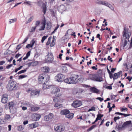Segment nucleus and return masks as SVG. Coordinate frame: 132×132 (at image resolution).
Instances as JSON below:
<instances>
[{"label": "nucleus", "mask_w": 132, "mask_h": 132, "mask_svg": "<svg viewBox=\"0 0 132 132\" xmlns=\"http://www.w3.org/2000/svg\"><path fill=\"white\" fill-rule=\"evenodd\" d=\"M109 4V3H108L104 1V3L103 4V5H105L106 6H107Z\"/></svg>", "instance_id": "nucleus-63"}, {"label": "nucleus", "mask_w": 132, "mask_h": 132, "mask_svg": "<svg viewBox=\"0 0 132 132\" xmlns=\"http://www.w3.org/2000/svg\"><path fill=\"white\" fill-rule=\"evenodd\" d=\"M96 99L99 100L101 102L103 100V99L101 97H98L96 98Z\"/></svg>", "instance_id": "nucleus-59"}, {"label": "nucleus", "mask_w": 132, "mask_h": 132, "mask_svg": "<svg viewBox=\"0 0 132 132\" xmlns=\"http://www.w3.org/2000/svg\"><path fill=\"white\" fill-rule=\"evenodd\" d=\"M10 118V115L7 114L5 116V118L6 119L8 120Z\"/></svg>", "instance_id": "nucleus-42"}, {"label": "nucleus", "mask_w": 132, "mask_h": 132, "mask_svg": "<svg viewBox=\"0 0 132 132\" xmlns=\"http://www.w3.org/2000/svg\"><path fill=\"white\" fill-rule=\"evenodd\" d=\"M13 65L12 64H10L9 65H8V66H7L6 67V69H9L11 67H12L13 66Z\"/></svg>", "instance_id": "nucleus-53"}, {"label": "nucleus", "mask_w": 132, "mask_h": 132, "mask_svg": "<svg viewBox=\"0 0 132 132\" xmlns=\"http://www.w3.org/2000/svg\"><path fill=\"white\" fill-rule=\"evenodd\" d=\"M40 21L39 20H37L36 21L35 25V27H36L38 26L40 24Z\"/></svg>", "instance_id": "nucleus-33"}, {"label": "nucleus", "mask_w": 132, "mask_h": 132, "mask_svg": "<svg viewBox=\"0 0 132 132\" xmlns=\"http://www.w3.org/2000/svg\"><path fill=\"white\" fill-rule=\"evenodd\" d=\"M31 2L30 1H26L25 2H24V4H28L29 5H31Z\"/></svg>", "instance_id": "nucleus-55"}, {"label": "nucleus", "mask_w": 132, "mask_h": 132, "mask_svg": "<svg viewBox=\"0 0 132 132\" xmlns=\"http://www.w3.org/2000/svg\"><path fill=\"white\" fill-rule=\"evenodd\" d=\"M33 119L34 121L38 120L40 118L41 116L40 115L37 114H34L32 115Z\"/></svg>", "instance_id": "nucleus-13"}, {"label": "nucleus", "mask_w": 132, "mask_h": 132, "mask_svg": "<svg viewBox=\"0 0 132 132\" xmlns=\"http://www.w3.org/2000/svg\"><path fill=\"white\" fill-rule=\"evenodd\" d=\"M96 125H93L89 129V130H91L96 127Z\"/></svg>", "instance_id": "nucleus-49"}, {"label": "nucleus", "mask_w": 132, "mask_h": 132, "mask_svg": "<svg viewBox=\"0 0 132 132\" xmlns=\"http://www.w3.org/2000/svg\"><path fill=\"white\" fill-rule=\"evenodd\" d=\"M48 37V36H44L43 37L42 40H41V42L42 43H43L44 40L46 39L47 37Z\"/></svg>", "instance_id": "nucleus-35"}, {"label": "nucleus", "mask_w": 132, "mask_h": 132, "mask_svg": "<svg viewBox=\"0 0 132 132\" xmlns=\"http://www.w3.org/2000/svg\"><path fill=\"white\" fill-rule=\"evenodd\" d=\"M53 117V115L52 113H50L48 115L45 116L44 117V120L46 121H49L52 119Z\"/></svg>", "instance_id": "nucleus-8"}, {"label": "nucleus", "mask_w": 132, "mask_h": 132, "mask_svg": "<svg viewBox=\"0 0 132 132\" xmlns=\"http://www.w3.org/2000/svg\"><path fill=\"white\" fill-rule=\"evenodd\" d=\"M32 46L30 44H28L26 46V48H29L30 47H32Z\"/></svg>", "instance_id": "nucleus-54"}, {"label": "nucleus", "mask_w": 132, "mask_h": 132, "mask_svg": "<svg viewBox=\"0 0 132 132\" xmlns=\"http://www.w3.org/2000/svg\"><path fill=\"white\" fill-rule=\"evenodd\" d=\"M109 4V3H108L104 1V3L103 4V5H105L106 6H107Z\"/></svg>", "instance_id": "nucleus-64"}, {"label": "nucleus", "mask_w": 132, "mask_h": 132, "mask_svg": "<svg viewBox=\"0 0 132 132\" xmlns=\"http://www.w3.org/2000/svg\"><path fill=\"white\" fill-rule=\"evenodd\" d=\"M27 64L28 65L29 67L30 66H34L35 65V62H32L30 63Z\"/></svg>", "instance_id": "nucleus-31"}, {"label": "nucleus", "mask_w": 132, "mask_h": 132, "mask_svg": "<svg viewBox=\"0 0 132 132\" xmlns=\"http://www.w3.org/2000/svg\"><path fill=\"white\" fill-rule=\"evenodd\" d=\"M107 6H108L109 8H110L112 10H114V8L113 7L111 4H109Z\"/></svg>", "instance_id": "nucleus-39"}, {"label": "nucleus", "mask_w": 132, "mask_h": 132, "mask_svg": "<svg viewBox=\"0 0 132 132\" xmlns=\"http://www.w3.org/2000/svg\"><path fill=\"white\" fill-rule=\"evenodd\" d=\"M105 87L106 88L109 89H112V87L111 86L105 85Z\"/></svg>", "instance_id": "nucleus-52"}, {"label": "nucleus", "mask_w": 132, "mask_h": 132, "mask_svg": "<svg viewBox=\"0 0 132 132\" xmlns=\"http://www.w3.org/2000/svg\"><path fill=\"white\" fill-rule=\"evenodd\" d=\"M122 71H120L118 73H115L114 75V77H113V80H114L118 78L119 76L122 74Z\"/></svg>", "instance_id": "nucleus-15"}, {"label": "nucleus", "mask_w": 132, "mask_h": 132, "mask_svg": "<svg viewBox=\"0 0 132 132\" xmlns=\"http://www.w3.org/2000/svg\"><path fill=\"white\" fill-rule=\"evenodd\" d=\"M131 123V121H127L125 122L122 125L121 128L126 127Z\"/></svg>", "instance_id": "nucleus-17"}, {"label": "nucleus", "mask_w": 132, "mask_h": 132, "mask_svg": "<svg viewBox=\"0 0 132 132\" xmlns=\"http://www.w3.org/2000/svg\"><path fill=\"white\" fill-rule=\"evenodd\" d=\"M54 107L57 108V109H59L62 107L63 105L61 104L56 103L55 104Z\"/></svg>", "instance_id": "nucleus-27"}, {"label": "nucleus", "mask_w": 132, "mask_h": 132, "mask_svg": "<svg viewBox=\"0 0 132 132\" xmlns=\"http://www.w3.org/2000/svg\"><path fill=\"white\" fill-rule=\"evenodd\" d=\"M70 77V80L71 84H75L77 81V79L78 78V75H75Z\"/></svg>", "instance_id": "nucleus-12"}, {"label": "nucleus", "mask_w": 132, "mask_h": 132, "mask_svg": "<svg viewBox=\"0 0 132 132\" xmlns=\"http://www.w3.org/2000/svg\"><path fill=\"white\" fill-rule=\"evenodd\" d=\"M8 96L6 94H4L2 96L1 102L3 103H6L8 100Z\"/></svg>", "instance_id": "nucleus-9"}, {"label": "nucleus", "mask_w": 132, "mask_h": 132, "mask_svg": "<svg viewBox=\"0 0 132 132\" xmlns=\"http://www.w3.org/2000/svg\"><path fill=\"white\" fill-rule=\"evenodd\" d=\"M41 24L42 26H41V28L39 29V31H42L44 30L46 24V20L45 19L43 21Z\"/></svg>", "instance_id": "nucleus-14"}, {"label": "nucleus", "mask_w": 132, "mask_h": 132, "mask_svg": "<svg viewBox=\"0 0 132 132\" xmlns=\"http://www.w3.org/2000/svg\"><path fill=\"white\" fill-rule=\"evenodd\" d=\"M24 129L22 126L20 125L18 127L17 129L19 131H21L23 130Z\"/></svg>", "instance_id": "nucleus-30"}, {"label": "nucleus", "mask_w": 132, "mask_h": 132, "mask_svg": "<svg viewBox=\"0 0 132 132\" xmlns=\"http://www.w3.org/2000/svg\"><path fill=\"white\" fill-rule=\"evenodd\" d=\"M64 129V127L61 126H58L54 127V130L57 132H61L63 131Z\"/></svg>", "instance_id": "nucleus-11"}, {"label": "nucleus", "mask_w": 132, "mask_h": 132, "mask_svg": "<svg viewBox=\"0 0 132 132\" xmlns=\"http://www.w3.org/2000/svg\"><path fill=\"white\" fill-rule=\"evenodd\" d=\"M38 82L39 84L47 83L49 80L50 77L46 74H40L38 77Z\"/></svg>", "instance_id": "nucleus-1"}, {"label": "nucleus", "mask_w": 132, "mask_h": 132, "mask_svg": "<svg viewBox=\"0 0 132 132\" xmlns=\"http://www.w3.org/2000/svg\"><path fill=\"white\" fill-rule=\"evenodd\" d=\"M5 63V62L4 61H0V65H2Z\"/></svg>", "instance_id": "nucleus-62"}, {"label": "nucleus", "mask_w": 132, "mask_h": 132, "mask_svg": "<svg viewBox=\"0 0 132 132\" xmlns=\"http://www.w3.org/2000/svg\"><path fill=\"white\" fill-rule=\"evenodd\" d=\"M65 6L63 5H61L59 6L58 7V9L59 11L60 12H61L65 9Z\"/></svg>", "instance_id": "nucleus-19"}, {"label": "nucleus", "mask_w": 132, "mask_h": 132, "mask_svg": "<svg viewBox=\"0 0 132 132\" xmlns=\"http://www.w3.org/2000/svg\"><path fill=\"white\" fill-rule=\"evenodd\" d=\"M49 68L47 67H43L42 68V70L43 72H47L48 71Z\"/></svg>", "instance_id": "nucleus-25"}, {"label": "nucleus", "mask_w": 132, "mask_h": 132, "mask_svg": "<svg viewBox=\"0 0 132 132\" xmlns=\"http://www.w3.org/2000/svg\"><path fill=\"white\" fill-rule=\"evenodd\" d=\"M27 76L21 75L19 76V79H22L24 77H26Z\"/></svg>", "instance_id": "nucleus-41"}, {"label": "nucleus", "mask_w": 132, "mask_h": 132, "mask_svg": "<svg viewBox=\"0 0 132 132\" xmlns=\"http://www.w3.org/2000/svg\"><path fill=\"white\" fill-rule=\"evenodd\" d=\"M14 104L13 102H10L9 104V108L10 109L12 107H13L14 105Z\"/></svg>", "instance_id": "nucleus-36"}, {"label": "nucleus", "mask_w": 132, "mask_h": 132, "mask_svg": "<svg viewBox=\"0 0 132 132\" xmlns=\"http://www.w3.org/2000/svg\"><path fill=\"white\" fill-rule=\"evenodd\" d=\"M82 105V102L78 100L75 101L72 104V106L75 108H77L79 107Z\"/></svg>", "instance_id": "nucleus-7"}, {"label": "nucleus", "mask_w": 132, "mask_h": 132, "mask_svg": "<svg viewBox=\"0 0 132 132\" xmlns=\"http://www.w3.org/2000/svg\"><path fill=\"white\" fill-rule=\"evenodd\" d=\"M50 87L52 90V93L54 94L55 96L59 97L61 95V94L59 93L60 90L59 88L53 85H50Z\"/></svg>", "instance_id": "nucleus-3"}, {"label": "nucleus", "mask_w": 132, "mask_h": 132, "mask_svg": "<svg viewBox=\"0 0 132 132\" xmlns=\"http://www.w3.org/2000/svg\"><path fill=\"white\" fill-rule=\"evenodd\" d=\"M27 106L28 107H30V109L33 106V105L31 103H28L27 104Z\"/></svg>", "instance_id": "nucleus-44"}, {"label": "nucleus", "mask_w": 132, "mask_h": 132, "mask_svg": "<svg viewBox=\"0 0 132 132\" xmlns=\"http://www.w3.org/2000/svg\"><path fill=\"white\" fill-rule=\"evenodd\" d=\"M17 85L16 82L12 80H10L9 81L6 87L9 90H15L18 87Z\"/></svg>", "instance_id": "nucleus-2"}, {"label": "nucleus", "mask_w": 132, "mask_h": 132, "mask_svg": "<svg viewBox=\"0 0 132 132\" xmlns=\"http://www.w3.org/2000/svg\"><path fill=\"white\" fill-rule=\"evenodd\" d=\"M96 76V75H90L88 79L95 81Z\"/></svg>", "instance_id": "nucleus-23"}, {"label": "nucleus", "mask_w": 132, "mask_h": 132, "mask_svg": "<svg viewBox=\"0 0 132 132\" xmlns=\"http://www.w3.org/2000/svg\"><path fill=\"white\" fill-rule=\"evenodd\" d=\"M56 80L58 82L62 81L63 79V76L62 74H59L57 75L55 77Z\"/></svg>", "instance_id": "nucleus-10"}, {"label": "nucleus", "mask_w": 132, "mask_h": 132, "mask_svg": "<svg viewBox=\"0 0 132 132\" xmlns=\"http://www.w3.org/2000/svg\"><path fill=\"white\" fill-rule=\"evenodd\" d=\"M109 74L110 76V77L111 78H112L113 77V74L111 73V72L109 73Z\"/></svg>", "instance_id": "nucleus-61"}, {"label": "nucleus", "mask_w": 132, "mask_h": 132, "mask_svg": "<svg viewBox=\"0 0 132 132\" xmlns=\"http://www.w3.org/2000/svg\"><path fill=\"white\" fill-rule=\"evenodd\" d=\"M39 91L36 90H32L31 91L30 96L32 97H38L39 95Z\"/></svg>", "instance_id": "nucleus-6"}, {"label": "nucleus", "mask_w": 132, "mask_h": 132, "mask_svg": "<svg viewBox=\"0 0 132 132\" xmlns=\"http://www.w3.org/2000/svg\"><path fill=\"white\" fill-rule=\"evenodd\" d=\"M36 28V27H35V26L34 27H32V28L31 29V31H30V32H33L34 31Z\"/></svg>", "instance_id": "nucleus-46"}, {"label": "nucleus", "mask_w": 132, "mask_h": 132, "mask_svg": "<svg viewBox=\"0 0 132 132\" xmlns=\"http://www.w3.org/2000/svg\"><path fill=\"white\" fill-rule=\"evenodd\" d=\"M70 79V77H69L68 78H66L65 79H64V82L68 84H71Z\"/></svg>", "instance_id": "nucleus-28"}, {"label": "nucleus", "mask_w": 132, "mask_h": 132, "mask_svg": "<svg viewBox=\"0 0 132 132\" xmlns=\"http://www.w3.org/2000/svg\"><path fill=\"white\" fill-rule=\"evenodd\" d=\"M131 115L130 114H124V113H122V115H123L124 117H126L127 116H129Z\"/></svg>", "instance_id": "nucleus-57"}, {"label": "nucleus", "mask_w": 132, "mask_h": 132, "mask_svg": "<svg viewBox=\"0 0 132 132\" xmlns=\"http://www.w3.org/2000/svg\"><path fill=\"white\" fill-rule=\"evenodd\" d=\"M35 40L34 39H33L31 41L30 44L32 46L35 43Z\"/></svg>", "instance_id": "nucleus-40"}, {"label": "nucleus", "mask_w": 132, "mask_h": 132, "mask_svg": "<svg viewBox=\"0 0 132 132\" xmlns=\"http://www.w3.org/2000/svg\"><path fill=\"white\" fill-rule=\"evenodd\" d=\"M38 126V123L37 122H35L34 123L30 124L29 126L31 129H33L37 127Z\"/></svg>", "instance_id": "nucleus-16"}, {"label": "nucleus", "mask_w": 132, "mask_h": 132, "mask_svg": "<svg viewBox=\"0 0 132 132\" xmlns=\"http://www.w3.org/2000/svg\"><path fill=\"white\" fill-rule=\"evenodd\" d=\"M59 26V24H57V26L55 27V29L54 31L52 32V34L54 33L57 30V29L58 28Z\"/></svg>", "instance_id": "nucleus-43"}, {"label": "nucleus", "mask_w": 132, "mask_h": 132, "mask_svg": "<svg viewBox=\"0 0 132 132\" xmlns=\"http://www.w3.org/2000/svg\"><path fill=\"white\" fill-rule=\"evenodd\" d=\"M108 59L109 61H110L111 62H112L113 60H112V58L110 57V56H108Z\"/></svg>", "instance_id": "nucleus-56"}, {"label": "nucleus", "mask_w": 132, "mask_h": 132, "mask_svg": "<svg viewBox=\"0 0 132 132\" xmlns=\"http://www.w3.org/2000/svg\"><path fill=\"white\" fill-rule=\"evenodd\" d=\"M47 29L49 30L51 28V26L50 25V24L48 23H47Z\"/></svg>", "instance_id": "nucleus-50"}, {"label": "nucleus", "mask_w": 132, "mask_h": 132, "mask_svg": "<svg viewBox=\"0 0 132 132\" xmlns=\"http://www.w3.org/2000/svg\"><path fill=\"white\" fill-rule=\"evenodd\" d=\"M121 111H128V109H127L126 108H121Z\"/></svg>", "instance_id": "nucleus-48"}, {"label": "nucleus", "mask_w": 132, "mask_h": 132, "mask_svg": "<svg viewBox=\"0 0 132 132\" xmlns=\"http://www.w3.org/2000/svg\"><path fill=\"white\" fill-rule=\"evenodd\" d=\"M120 118L119 117H115L114 118V120L115 122H116L117 120L119 119Z\"/></svg>", "instance_id": "nucleus-45"}, {"label": "nucleus", "mask_w": 132, "mask_h": 132, "mask_svg": "<svg viewBox=\"0 0 132 132\" xmlns=\"http://www.w3.org/2000/svg\"><path fill=\"white\" fill-rule=\"evenodd\" d=\"M90 91L92 92L93 93H98L99 90L96 88L94 87H92L90 88Z\"/></svg>", "instance_id": "nucleus-20"}, {"label": "nucleus", "mask_w": 132, "mask_h": 132, "mask_svg": "<svg viewBox=\"0 0 132 132\" xmlns=\"http://www.w3.org/2000/svg\"><path fill=\"white\" fill-rule=\"evenodd\" d=\"M46 59L48 62L52 63L54 59L52 53L50 52H48V54L46 56Z\"/></svg>", "instance_id": "nucleus-4"}, {"label": "nucleus", "mask_w": 132, "mask_h": 132, "mask_svg": "<svg viewBox=\"0 0 132 132\" xmlns=\"http://www.w3.org/2000/svg\"><path fill=\"white\" fill-rule=\"evenodd\" d=\"M127 41L126 40V39H125V40L124 41V44L123 46V47H125L127 44Z\"/></svg>", "instance_id": "nucleus-51"}, {"label": "nucleus", "mask_w": 132, "mask_h": 132, "mask_svg": "<svg viewBox=\"0 0 132 132\" xmlns=\"http://www.w3.org/2000/svg\"><path fill=\"white\" fill-rule=\"evenodd\" d=\"M26 70H26V69H25L23 70H21V71H20L17 74H18V75H19V74H21V73H24V72H26Z\"/></svg>", "instance_id": "nucleus-34"}, {"label": "nucleus", "mask_w": 132, "mask_h": 132, "mask_svg": "<svg viewBox=\"0 0 132 132\" xmlns=\"http://www.w3.org/2000/svg\"><path fill=\"white\" fill-rule=\"evenodd\" d=\"M33 19V16H32L29 18L28 20V21H26V24H27L30 22Z\"/></svg>", "instance_id": "nucleus-29"}, {"label": "nucleus", "mask_w": 132, "mask_h": 132, "mask_svg": "<svg viewBox=\"0 0 132 132\" xmlns=\"http://www.w3.org/2000/svg\"><path fill=\"white\" fill-rule=\"evenodd\" d=\"M70 113L69 111L67 109L63 110L61 111L60 114L61 115H67Z\"/></svg>", "instance_id": "nucleus-18"}, {"label": "nucleus", "mask_w": 132, "mask_h": 132, "mask_svg": "<svg viewBox=\"0 0 132 132\" xmlns=\"http://www.w3.org/2000/svg\"><path fill=\"white\" fill-rule=\"evenodd\" d=\"M51 39L52 37H51L48 38V40L46 43V45H48L50 44Z\"/></svg>", "instance_id": "nucleus-32"}, {"label": "nucleus", "mask_w": 132, "mask_h": 132, "mask_svg": "<svg viewBox=\"0 0 132 132\" xmlns=\"http://www.w3.org/2000/svg\"><path fill=\"white\" fill-rule=\"evenodd\" d=\"M39 109V108L38 107H35L33 105V106L31 108L30 110H31L32 111H37Z\"/></svg>", "instance_id": "nucleus-26"}, {"label": "nucleus", "mask_w": 132, "mask_h": 132, "mask_svg": "<svg viewBox=\"0 0 132 132\" xmlns=\"http://www.w3.org/2000/svg\"><path fill=\"white\" fill-rule=\"evenodd\" d=\"M55 44L54 40H52V43L50 45V46H53Z\"/></svg>", "instance_id": "nucleus-58"}, {"label": "nucleus", "mask_w": 132, "mask_h": 132, "mask_svg": "<svg viewBox=\"0 0 132 132\" xmlns=\"http://www.w3.org/2000/svg\"><path fill=\"white\" fill-rule=\"evenodd\" d=\"M123 35L124 37H125V39H127L129 42V40L128 39L130 38L131 34L130 32H127V29L126 28L124 27V30L123 32Z\"/></svg>", "instance_id": "nucleus-5"}, {"label": "nucleus", "mask_w": 132, "mask_h": 132, "mask_svg": "<svg viewBox=\"0 0 132 132\" xmlns=\"http://www.w3.org/2000/svg\"><path fill=\"white\" fill-rule=\"evenodd\" d=\"M95 108L94 107H93L91 108L90 109H89L88 110V111H95Z\"/></svg>", "instance_id": "nucleus-47"}, {"label": "nucleus", "mask_w": 132, "mask_h": 132, "mask_svg": "<svg viewBox=\"0 0 132 132\" xmlns=\"http://www.w3.org/2000/svg\"><path fill=\"white\" fill-rule=\"evenodd\" d=\"M30 51H29L26 54V56H27L28 57H29V56L30 55Z\"/></svg>", "instance_id": "nucleus-60"}, {"label": "nucleus", "mask_w": 132, "mask_h": 132, "mask_svg": "<svg viewBox=\"0 0 132 132\" xmlns=\"http://www.w3.org/2000/svg\"><path fill=\"white\" fill-rule=\"evenodd\" d=\"M16 19H10V20L9 22L10 23H11L14 22L16 21Z\"/></svg>", "instance_id": "nucleus-37"}, {"label": "nucleus", "mask_w": 132, "mask_h": 132, "mask_svg": "<svg viewBox=\"0 0 132 132\" xmlns=\"http://www.w3.org/2000/svg\"><path fill=\"white\" fill-rule=\"evenodd\" d=\"M95 81L99 82L103 81V78L101 77L96 76Z\"/></svg>", "instance_id": "nucleus-21"}, {"label": "nucleus", "mask_w": 132, "mask_h": 132, "mask_svg": "<svg viewBox=\"0 0 132 132\" xmlns=\"http://www.w3.org/2000/svg\"><path fill=\"white\" fill-rule=\"evenodd\" d=\"M73 115L74 114L73 113H70L68 115H66L65 117L69 119H71L73 118Z\"/></svg>", "instance_id": "nucleus-24"}, {"label": "nucleus", "mask_w": 132, "mask_h": 132, "mask_svg": "<svg viewBox=\"0 0 132 132\" xmlns=\"http://www.w3.org/2000/svg\"><path fill=\"white\" fill-rule=\"evenodd\" d=\"M46 83L42 84H43L42 86L43 88L44 89H47L50 88H51L50 85H46Z\"/></svg>", "instance_id": "nucleus-22"}, {"label": "nucleus", "mask_w": 132, "mask_h": 132, "mask_svg": "<svg viewBox=\"0 0 132 132\" xmlns=\"http://www.w3.org/2000/svg\"><path fill=\"white\" fill-rule=\"evenodd\" d=\"M62 69L63 71L64 72L67 71V68L65 66L63 67L62 68Z\"/></svg>", "instance_id": "nucleus-38"}]
</instances>
